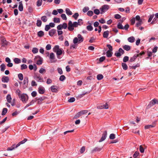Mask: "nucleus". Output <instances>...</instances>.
<instances>
[{
    "mask_svg": "<svg viewBox=\"0 0 158 158\" xmlns=\"http://www.w3.org/2000/svg\"><path fill=\"white\" fill-rule=\"evenodd\" d=\"M53 51L56 53L58 58V56L61 55L62 52V49L60 48L59 46L58 45L54 46L53 48Z\"/></svg>",
    "mask_w": 158,
    "mask_h": 158,
    "instance_id": "nucleus-1",
    "label": "nucleus"
},
{
    "mask_svg": "<svg viewBox=\"0 0 158 158\" xmlns=\"http://www.w3.org/2000/svg\"><path fill=\"white\" fill-rule=\"evenodd\" d=\"M19 98H20L21 100L24 103H26L28 99V95L24 94H21L19 97Z\"/></svg>",
    "mask_w": 158,
    "mask_h": 158,
    "instance_id": "nucleus-2",
    "label": "nucleus"
},
{
    "mask_svg": "<svg viewBox=\"0 0 158 158\" xmlns=\"http://www.w3.org/2000/svg\"><path fill=\"white\" fill-rule=\"evenodd\" d=\"M109 8V6L107 5H104L102 6L100 9L101 11L100 13L102 14L107 11Z\"/></svg>",
    "mask_w": 158,
    "mask_h": 158,
    "instance_id": "nucleus-3",
    "label": "nucleus"
},
{
    "mask_svg": "<svg viewBox=\"0 0 158 158\" xmlns=\"http://www.w3.org/2000/svg\"><path fill=\"white\" fill-rule=\"evenodd\" d=\"M1 45L2 46L5 47L8 45L9 42L6 41L5 38L4 37H2L1 38Z\"/></svg>",
    "mask_w": 158,
    "mask_h": 158,
    "instance_id": "nucleus-4",
    "label": "nucleus"
},
{
    "mask_svg": "<svg viewBox=\"0 0 158 158\" xmlns=\"http://www.w3.org/2000/svg\"><path fill=\"white\" fill-rule=\"evenodd\" d=\"M34 78L38 82H43V78L40 76L39 74H35L34 76Z\"/></svg>",
    "mask_w": 158,
    "mask_h": 158,
    "instance_id": "nucleus-5",
    "label": "nucleus"
},
{
    "mask_svg": "<svg viewBox=\"0 0 158 158\" xmlns=\"http://www.w3.org/2000/svg\"><path fill=\"white\" fill-rule=\"evenodd\" d=\"M28 78L27 77H25L23 81V88L25 89L28 87Z\"/></svg>",
    "mask_w": 158,
    "mask_h": 158,
    "instance_id": "nucleus-6",
    "label": "nucleus"
},
{
    "mask_svg": "<svg viewBox=\"0 0 158 158\" xmlns=\"http://www.w3.org/2000/svg\"><path fill=\"white\" fill-rule=\"evenodd\" d=\"M102 147H96L91 150V153H93L97 152H100L102 150Z\"/></svg>",
    "mask_w": 158,
    "mask_h": 158,
    "instance_id": "nucleus-7",
    "label": "nucleus"
},
{
    "mask_svg": "<svg viewBox=\"0 0 158 158\" xmlns=\"http://www.w3.org/2000/svg\"><path fill=\"white\" fill-rule=\"evenodd\" d=\"M107 136V131H105L102 135V137L100 139L99 141V142H101L104 140Z\"/></svg>",
    "mask_w": 158,
    "mask_h": 158,
    "instance_id": "nucleus-8",
    "label": "nucleus"
},
{
    "mask_svg": "<svg viewBox=\"0 0 158 158\" xmlns=\"http://www.w3.org/2000/svg\"><path fill=\"white\" fill-rule=\"evenodd\" d=\"M46 98V97L45 96H43L39 98H35L36 101H38L37 103L38 104H40L41 103V102L43 101Z\"/></svg>",
    "mask_w": 158,
    "mask_h": 158,
    "instance_id": "nucleus-9",
    "label": "nucleus"
},
{
    "mask_svg": "<svg viewBox=\"0 0 158 158\" xmlns=\"http://www.w3.org/2000/svg\"><path fill=\"white\" fill-rule=\"evenodd\" d=\"M68 29L69 31H73V30L74 28L73 25V23L71 21H69V22L68 24Z\"/></svg>",
    "mask_w": 158,
    "mask_h": 158,
    "instance_id": "nucleus-10",
    "label": "nucleus"
},
{
    "mask_svg": "<svg viewBox=\"0 0 158 158\" xmlns=\"http://www.w3.org/2000/svg\"><path fill=\"white\" fill-rule=\"evenodd\" d=\"M1 80L3 82L7 83L9 81L10 79L8 77L3 76L2 77Z\"/></svg>",
    "mask_w": 158,
    "mask_h": 158,
    "instance_id": "nucleus-11",
    "label": "nucleus"
},
{
    "mask_svg": "<svg viewBox=\"0 0 158 158\" xmlns=\"http://www.w3.org/2000/svg\"><path fill=\"white\" fill-rule=\"evenodd\" d=\"M50 89L52 92L57 93L58 92L57 87L56 85L52 86L50 88Z\"/></svg>",
    "mask_w": 158,
    "mask_h": 158,
    "instance_id": "nucleus-12",
    "label": "nucleus"
},
{
    "mask_svg": "<svg viewBox=\"0 0 158 158\" xmlns=\"http://www.w3.org/2000/svg\"><path fill=\"white\" fill-rule=\"evenodd\" d=\"M156 123L154 122L152 123V125H146L144 126L145 129H148L150 128L154 127L156 126Z\"/></svg>",
    "mask_w": 158,
    "mask_h": 158,
    "instance_id": "nucleus-13",
    "label": "nucleus"
},
{
    "mask_svg": "<svg viewBox=\"0 0 158 158\" xmlns=\"http://www.w3.org/2000/svg\"><path fill=\"white\" fill-rule=\"evenodd\" d=\"M38 90L39 93L40 94H43L45 91L44 88L42 86L39 87Z\"/></svg>",
    "mask_w": 158,
    "mask_h": 158,
    "instance_id": "nucleus-14",
    "label": "nucleus"
},
{
    "mask_svg": "<svg viewBox=\"0 0 158 158\" xmlns=\"http://www.w3.org/2000/svg\"><path fill=\"white\" fill-rule=\"evenodd\" d=\"M56 32V30L55 29H53L50 30L49 31V35L51 36H52Z\"/></svg>",
    "mask_w": 158,
    "mask_h": 158,
    "instance_id": "nucleus-15",
    "label": "nucleus"
},
{
    "mask_svg": "<svg viewBox=\"0 0 158 158\" xmlns=\"http://www.w3.org/2000/svg\"><path fill=\"white\" fill-rule=\"evenodd\" d=\"M78 40V43H80L83 41V38L80 34H78L77 36Z\"/></svg>",
    "mask_w": 158,
    "mask_h": 158,
    "instance_id": "nucleus-16",
    "label": "nucleus"
},
{
    "mask_svg": "<svg viewBox=\"0 0 158 158\" xmlns=\"http://www.w3.org/2000/svg\"><path fill=\"white\" fill-rule=\"evenodd\" d=\"M27 141V139H24L23 140L20 141L19 143H18L16 146L15 148H17L21 144H23L25 142H26Z\"/></svg>",
    "mask_w": 158,
    "mask_h": 158,
    "instance_id": "nucleus-17",
    "label": "nucleus"
},
{
    "mask_svg": "<svg viewBox=\"0 0 158 158\" xmlns=\"http://www.w3.org/2000/svg\"><path fill=\"white\" fill-rule=\"evenodd\" d=\"M139 56V54H135L132 57L130 58V61L132 62L134 61L137 57Z\"/></svg>",
    "mask_w": 158,
    "mask_h": 158,
    "instance_id": "nucleus-18",
    "label": "nucleus"
},
{
    "mask_svg": "<svg viewBox=\"0 0 158 158\" xmlns=\"http://www.w3.org/2000/svg\"><path fill=\"white\" fill-rule=\"evenodd\" d=\"M113 52L112 51H107L106 52V55L107 57H110L112 56Z\"/></svg>",
    "mask_w": 158,
    "mask_h": 158,
    "instance_id": "nucleus-19",
    "label": "nucleus"
},
{
    "mask_svg": "<svg viewBox=\"0 0 158 158\" xmlns=\"http://www.w3.org/2000/svg\"><path fill=\"white\" fill-rule=\"evenodd\" d=\"M123 48L124 50L128 51L131 49V47L129 45H126L123 47Z\"/></svg>",
    "mask_w": 158,
    "mask_h": 158,
    "instance_id": "nucleus-20",
    "label": "nucleus"
},
{
    "mask_svg": "<svg viewBox=\"0 0 158 158\" xmlns=\"http://www.w3.org/2000/svg\"><path fill=\"white\" fill-rule=\"evenodd\" d=\"M19 9L20 11H22L23 10V6L22 2H19Z\"/></svg>",
    "mask_w": 158,
    "mask_h": 158,
    "instance_id": "nucleus-21",
    "label": "nucleus"
},
{
    "mask_svg": "<svg viewBox=\"0 0 158 158\" xmlns=\"http://www.w3.org/2000/svg\"><path fill=\"white\" fill-rule=\"evenodd\" d=\"M109 34V31H107L104 32L103 34V37L104 38H107Z\"/></svg>",
    "mask_w": 158,
    "mask_h": 158,
    "instance_id": "nucleus-22",
    "label": "nucleus"
},
{
    "mask_svg": "<svg viewBox=\"0 0 158 158\" xmlns=\"http://www.w3.org/2000/svg\"><path fill=\"white\" fill-rule=\"evenodd\" d=\"M156 99H154L153 100H152L150 102L149 104L148 105L147 107L149 106V105L150 106H153L155 104H156Z\"/></svg>",
    "mask_w": 158,
    "mask_h": 158,
    "instance_id": "nucleus-23",
    "label": "nucleus"
},
{
    "mask_svg": "<svg viewBox=\"0 0 158 158\" xmlns=\"http://www.w3.org/2000/svg\"><path fill=\"white\" fill-rule=\"evenodd\" d=\"M14 61L16 64H18L21 63V60L19 58H15L14 59Z\"/></svg>",
    "mask_w": 158,
    "mask_h": 158,
    "instance_id": "nucleus-24",
    "label": "nucleus"
},
{
    "mask_svg": "<svg viewBox=\"0 0 158 158\" xmlns=\"http://www.w3.org/2000/svg\"><path fill=\"white\" fill-rule=\"evenodd\" d=\"M11 98L10 94H8L6 96V100L8 103H10L11 101Z\"/></svg>",
    "mask_w": 158,
    "mask_h": 158,
    "instance_id": "nucleus-25",
    "label": "nucleus"
},
{
    "mask_svg": "<svg viewBox=\"0 0 158 158\" xmlns=\"http://www.w3.org/2000/svg\"><path fill=\"white\" fill-rule=\"evenodd\" d=\"M37 35L38 37H41L44 35V33L43 31H40L38 32Z\"/></svg>",
    "mask_w": 158,
    "mask_h": 158,
    "instance_id": "nucleus-26",
    "label": "nucleus"
},
{
    "mask_svg": "<svg viewBox=\"0 0 158 158\" xmlns=\"http://www.w3.org/2000/svg\"><path fill=\"white\" fill-rule=\"evenodd\" d=\"M127 40L128 41L130 42L133 43L134 42L135 39L133 36H131V37H129Z\"/></svg>",
    "mask_w": 158,
    "mask_h": 158,
    "instance_id": "nucleus-27",
    "label": "nucleus"
},
{
    "mask_svg": "<svg viewBox=\"0 0 158 158\" xmlns=\"http://www.w3.org/2000/svg\"><path fill=\"white\" fill-rule=\"evenodd\" d=\"M66 13L68 15H71L72 14V12L68 8H66L65 10Z\"/></svg>",
    "mask_w": 158,
    "mask_h": 158,
    "instance_id": "nucleus-28",
    "label": "nucleus"
},
{
    "mask_svg": "<svg viewBox=\"0 0 158 158\" xmlns=\"http://www.w3.org/2000/svg\"><path fill=\"white\" fill-rule=\"evenodd\" d=\"M7 109L6 108H3L2 113V115H5L7 113Z\"/></svg>",
    "mask_w": 158,
    "mask_h": 158,
    "instance_id": "nucleus-29",
    "label": "nucleus"
},
{
    "mask_svg": "<svg viewBox=\"0 0 158 158\" xmlns=\"http://www.w3.org/2000/svg\"><path fill=\"white\" fill-rule=\"evenodd\" d=\"M41 20L44 22H46L48 20V19L46 16H43L41 18Z\"/></svg>",
    "mask_w": 158,
    "mask_h": 158,
    "instance_id": "nucleus-30",
    "label": "nucleus"
},
{
    "mask_svg": "<svg viewBox=\"0 0 158 158\" xmlns=\"http://www.w3.org/2000/svg\"><path fill=\"white\" fill-rule=\"evenodd\" d=\"M6 65L4 64H2L1 65V70L2 72L4 71L6 69Z\"/></svg>",
    "mask_w": 158,
    "mask_h": 158,
    "instance_id": "nucleus-31",
    "label": "nucleus"
},
{
    "mask_svg": "<svg viewBox=\"0 0 158 158\" xmlns=\"http://www.w3.org/2000/svg\"><path fill=\"white\" fill-rule=\"evenodd\" d=\"M103 78V76L102 74H99L97 75V78L98 80H102Z\"/></svg>",
    "mask_w": 158,
    "mask_h": 158,
    "instance_id": "nucleus-32",
    "label": "nucleus"
},
{
    "mask_svg": "<svg viewBox=\"0 0 158 158\" xmlns=\"http://www.w3.org/2000/svg\"><path fill=\"white\" fill-rule=\"evenodd\" d=\"M32 52L34 54L37 53L38 52V49L36 48H33L32 50Z\"/></svg>",
    "mask_w": 158,
    "mask_h": 158,
    "instance_id": "nucleus-33",
    "label": "nucleus"
},
{
    "mask_svg": "<svg viewBox=\"0 0 158 158\" xmlns=\"http://www.w3.org/2000/svg\"><path fill=\"white\" fill-rule=\"evenodd\" d=\"M81 115V114L80 112H79L75 115V116L73 117V118L77 119L79 118Z\"/></svg>",
    "mask_w": 158,
    "mask_h": 158,
    "instance_id": "nucleus-34",
    "label": "nucleus"
},
{
    "mask_svg": "<svg viewBox=\"0 0 158 158\" xmlns=\"http://www.w3.org/2000/svg\"><path fill=\"white\" fill-rule=\"evenodd\" d=\"M53 21L54 23H58L60 22V19L58 18H54L53 19Z\"/></svg>",
    "mask_w": 158,
    "mask_h": 158,
    "instance_id": "nucleus-35",
    "label": "nucleus"
},
{
    "mask_svg": "<svg viewBox=\"0 0 158 158\" xmlns=\"http://www.w3.org/2000/svg\"><path fill=\"white\" fill-rule=\"evenodd\" d=\"M39 72L40 73L43 74L46 73V70L43 68H41L39 70Z\"/></svg>",
    "mask_w": 158,
    "mask_h": 158,
    "instance_id": "nucleus-36",
    "label": "nucleus"
},
{
    "mask_svg": "<svg viewBox=\"0 0 158 158\" xmlns=\"http://www.w3.org/2000/svg\"><path fill=\"white\" fill-rule=\"evenodd\" d=\"M42 24V22L40 20H37V21L36 25L38 27H40Z\"/></svg>",
    "mask_w": 158,
    "mask_h": 158,
    "instance_id": "nucleus-37",
    "label": "nucleus"
},
{
    "mask_svg": "<svg viewBox=\"0 0 158 158\" xmlns=\"http://www.w3.org/2000/svg\"><path fill=\"white\" fill-rule=\"evenodd\" d=\"M42 0H38L36 3L37 6L38 7L42 5Z\"/></svg>",
    "mask_w": 158,
    "mask_h": 158,
    "instance_id": "nucleus-38",
    "label": "nucleus"
},
{
    "mask_svg": "<svg viewBox=\"0 0 158 158\" xmlns=\"http://www.w3.org/2000/svg\"><path fill=\"white\" fill-rule=\"evenodd\" d=\"M117 27L118 28L121 29H123V27L120 23H119L117 25Z\"/></svg>",
    "mask_w": 158,
    "mask_h": 158,
    "instance_id": "nucleus-39",
    "label": "nucleus"
},
{
    "mask_svg": "<svg viewBox=\"0 0 158 158\" xmlns=\"http://www.w3.org/2000/svg\"><path fill=\"white\" fill-rule=\"evenodd\" d=\"M122 66L123 69L124 70H126L127 69V64L125 63H122Z\"/></svg>",
    "mask_w": 158,
    "mask_h": 158,
    "instance_id": "nucleus-40",
    "label": "nucleus"
},
{
    "mask_svg": "<svg viewBox=\"0 0 158 158\" xmlns=\"http://www.w3.org/2000/svg\"><path fill=\"white\" fill-rule=\"evenodd\" d=\"M89 92H83L81 94H80L79 97L81 98L84 96L85 95L89 94Z\"/></svg>",
    "mask_w": 158,
    "mask_h": 158,
    "instance_id": "nucleus-41",
    "label": "nucleus"
},
{
    "mask_svg": "<svg viewBox=\"0 0 158 158\" xmlns=\"http://www.w3.org/2000/svg\"><path fill=\"white\" fill-rule=\"evenodd\" d=\"M18 77L19 78V79L20 81H22L23 79V75L22 74V73H19L18 75Z\"/></svg>",
    "mask_w": 158,
    "mask_h": 158,
    "instance_id": "nucleus-42",
    "label": "nucleus"
},
{
    "mask_svg": "<svg viewBox=\"0 0 158 158\" xmlns=\"http://www.w3.org/2000/svg\"><path fill=\"white\" fill-rule=\"evenodd\" d=\"M27 66L25 64H23L21 66V70H23L24 69H27Z\"/></svg>",
    "mask_w": 158,
    "mask_h": 158,
    "instance_id": "nucleus-43",
    "label": "nucleus"
},
{
    "mask_svg": "<svg viewBox=\"0 0 158 158\" xmlns=\"http://www.w3.org/2000/svg\"><path fill=\"white\" fill-rule=\"evenodd\" d=\"M75 99L74 97H72L69 99L68 100V102H73L75 101Z\"/></svg>",
    "mask_w": 158,
    "mask_h": 158,
    "instance_id": "nucleus-44",
    "label": "nucleus"
},
{
    "mask_svg": "<svg viewBox=\"0 0 158 158\" xmlns=\"http://www.w3.org/2000/svg\"><path fill=\"white\" fill-rule=\"evenodd\" d=\"M86 28L89 31H91L93 29V27L90 25L87 26L86 27Z\"/></svg>",
    "mask_w": 158,
    "mask_h": 158,
    "instance_id": "nucleus-45",
    "label": "nucleus"
},
{
    "mask_svg": "<svg viewBox=\"0 0 158 158\" xmlns=\"http://www.w3.org/2000/svg\"><path fill=\"white\" fill-rule=\"evenodd\" d=\"M129 57L128 56H125L123 59V61L124 62H126L129 60Z\"/></svg>",
    "mask_w": 158,
    "mask_h": 158,
    "instance_id": "nucleus-46",
    "label": "nucleus"
},
{
    "mask_svg": "<svg viewBox=\"0 0 158 158\" xmlns=\"http://www.w3.org/2000/svg\"><path fill=\"white\" fill-rule=\"evenodd\" d=\"M61 17L62 19L64 20H66L67 18L66 15L64 14H62L61 15Z\"/></svg>",
    "mask_w": 158,
    "mask_h": 158,
    "instance_id": "nucleus-47",
    "label": "nucleus"
},
{
    "mask_svg": "<svg viewBox=\"0 0 158 158\" xmlns=\"http://www.w3.org/2000/svg\"><path fill=\"white\" fill-rule=\"evenodd\" d=\"M142 24V20L138 21V22L136 24V26L138 27L140 26Z\"/></svg>",
    "mask_w": 158,
    "mask_h": 158,
    "instance_id": "nucleus-48",
    "label": "nucleus"
},
{
    "mask_svg": "<svg viewBox=\"0 0 158 158\" xmlns=\"http://www.w3.org/2000/svg\"><path fill=\"white\" fill-rule=\"evenodd\" d=\"M139 152H135V153L133 155V157L134 158H137V156H139Z\"/></svg>",
    "mask_w": 158,
    "mask_h": 158,
    "instance_id": "nucleus-49",
    "label": "nucleus"
},
{
    "mask_svg": "<svg viewBox=\"0 0 158 158\" xmlns=\"http://www.w3.org/2000/svg\"><path fill=\"white\" fill-rule=\"evenodd\" d=\"M65 79V77L64 75H61L59 78V80L61 81H63Z\"/></svg>",
    "mask_w": 158,
    "mask_h": 158,
    "instance_id": "nucleus-50",
    "label": "nucleus"
},
{
    "mask_svg": "<svg viewBox=\"0 0 158 158\" xmlns=\"http://www.w3.org/2000/svg\"><path fill=\"white\" fill-rule=\"evenodd\" d=\"M115 135L114 134L112 133L110 134L109 138L110 139H113L115 138Z\"/></svg>",
    "mask_w": 158,
    "mask_h": 158,
    "instance_id": "nucleus-51",
    "label": "nucleus"
},
{
    "mask_svg": "<svg viewBox=\"0 0 158 158\" xmlns=\"http://www.w3.org/2000/svg\"><path fill=\"white\" fill-rule=\"evenodd\" d=\"M73 43L74 44H76L77 43H78V38H77V37H75L73 39Z\"/></svg>",
    "mask_w": 158,
    "mask_h": 158,
    "instance_id": "nucleus-52",
    "label": "nucleus"
},
{
    "mask_svg": "<svg viewBox=\"0 0 158 158\" xmlns=\"http://www.w3.org/2000/svg\"><path fill=\"white\" fill-rule=\"evenodd\" d=\"M81 114V115L84 114H85L86 113H87L88 112V111L87 110H82L80 112Z\"/></svg>",
    "mask_w": 158,
    "mask_h": 158,
    "instance_id": "nucleus-53",
    "label": "nucleus"
},
{
    "mask_svg": "<svg viewBox=\"0 0 158 158\" xmlns=\"http://www.w3.org/2000/svg\"><path fill=\"white\" fill-rule=\"evenodd\" d=\"M55 56L54 54L53 53H51L50 54L49 58L50 59L53 60L54 59Z\"/></svg>",
    "mask_w": 158,
    "mask_h": 158,
    "instance_id": "nucleus-54",
    "label": "nucleus"
},
{
    "mask_svg": "<svg viewBox=\"0 0 158 158\" xmlns=\"http://www.w3.org/2000/svg\"><path fill=\"white\" fill-rule=\"evenodd\" d=\"M154 14H152L150 16L148 20V23H149L151 22L152 19L153 18L154 16Z\"/></svg>",
    "mask_w": 158,
    "mask_h": 158,
    "instance_id": "nucleus-55",
    "label": "nucleus"
},
{
    "mask_svg": "<svg viewBox=\"0 0 158 158\" xmlns=\"http://www.w3.org/2000/svg\"><path fill=\"white\" fill-rule=\"evenodd\" d=\"M85 151V147L84 146L82 147L80 150V152L81 153H83Z\"/></svg>",
    "mask_w": 158,
    "mask_h": 158,
    "instance_id": "nucleus-56",
    "label": "nucleus"
},
{
    "mask_svg": "<svg viewBox=\"0 0 158 158\" xmlns=\"http://www.w3.org/2000/svg\"><path fill=\"white\" fill-rule=\"evenodd\" d=\"M139 149L140 152L142 153H143L144 152V149L142 147V145H140L139 147Z\"/></svg>",
    "mask_w": 158,
    "mask_h": 158,
    "instance_id": "nucleus-57",
    "label": "nucleus"
},
{
    "mask_svg": "<svg viewBox=\"0 0 158 158\" xmlns=\"http://www.w3.org/2000/svg\"><path fill=\"white\" fill-rule=\"evenodd\" d=\"M79 16V14L77 13H75L74 15L72 16L75 19H77L78 17Z\"/></svg>",
    "mask_w": 158,
    "mask_h": 158,
    "instance_id": "nucleus-58",
    "label": "nucleus"
},
{
    "mask_svg": "<svg viewBox=\"0 0 158 158\" xmlns=\"http://www.w3.org/2000/svg\"><path fill=\"white\" fill-rule=\"evenodd\" d=\"M157 21L158 20L155 17L153 19L152 22L151 23V24H153L156 23L157 22Z\"/></svg>",
    "mask_w": 158,
    "mask_h": 158,
    "instance_id": "nucleus-59",
    "label": "nucleus"
},
{
    "mask_svg": "<svg viewBox=\"0 0 158 158\" xmlns=\"http://www.w3.org/2000/svg\"><path fill=\"white\" fill-rule=\"evenodd\" d=\"M50 28V27L49 25H46L45 27V30L46 31H48Z\"/></svg>",
    "mask_w": 158,
    "mask_h": 158,
    "instance_id": "nucleus-60",
    "label": "nucleus"
},
{
    "mask_svg": "<svg viewBox=\"0 0 158 158\" xmlns=\"http://www.w3.org/2000/svg\"><path fill=\"white\" fill-rule=\"evenodd\" d=\"M94 13L96 15H99L100 13L99 10L98 9H95L94 10Z\"/></svg>",
    "mask_w": 158,
    "mask_h": 158,
    "instance_id": "nucleus-61",
    "label": "nucleus"
},
{
    "mask_svg": "<svg viewBox=\"0 0 158 158\" xmlns=\"http://www.w3.org/2000/svg\"><path fill=\"white\" fill-rule=\"evenodd\" d=\"M89 7H85L83 8L82 11L83 12L85 13L86 12H87V11L88 10H89Z\"/></svg>",
    "mask_w": 158,
    "mask_h": 158,
    "instance_id": "nucleus-62",
    "label": "nucleus"
},
{
    "mask_svg": "<svg viewBox=\"0 0 158 158\" xmlns=\"http://www.w3.org/2000/svg\"><path fill=\"white\" fill-rule=\"evenodd\" d=\"M78 24L79 25H81V24H83V20L81 19H79L78 20Z\"/></svg>",
    "mask_w": 158,
    "mask_h": 158,
    "instance_id": "nucleus-63",
    "label": "nucleus"
},
{
    "mask_svg": "<svg viewBox=\"0 0 158 158\" xmlns=\"http://www.w3.org/2000/svg\"><path fill=\"white\" fill-rule=\"evenodd\" d=\"M114 18L116 19H119L121 18V16L118 14L114 15Z\"/></svg>",
    "mask_w": 158,
    "mask_h": 158,
    "instance_id": "nucleus-64",
    "label": "nucleus"
}]
</instances>
